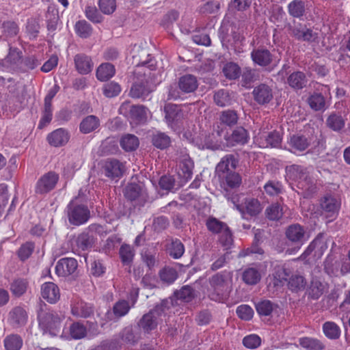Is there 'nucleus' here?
<instances>
[{
    "label": "nucleus",
    "mask_w": 350,
    "mask_h": 350,
    "mask_svg": "<svg viewBox=\"0 0 350 350\" xmlns=\"http://www.w3.org/2000/svg\"><path fill=\"white\" fill-rule=\"evenodd\" d=\"M321 92H314L308 98V103L314 111H324L325 109V96L330 95V88L327 85H322L319 89Z\"/></svg>",
    "instance_id": "f8f14e48"
},
{
    "label": "nucleus",
    "mask_w": 350,
    "mask_h": 350,
    "mask_svg": "<svg viewBox=\"0 0 350 350\" xmlns=\"http://www.w3.org/2000/svg\"><path fill=\"white\" fill-rule=\"evenodd\" d=\"M167 253L174 259H179L185 253V246L178 239H172L167 246Z\"/></svg>",
    "instance_id": "58836bf2"
},
{
    "label": "nucleus",
    "mask_w": 350,
    "mask_h": 350,
    "mask_svg": "<svg viewBox=\"0 0 350 350\" xmlns=\"http://www.w3.org/2000/svg\"><path fill=\"white\" fill-rule=\"evenodd\" d=\"M214 102L219 107H226L232 104V98L228 91L226 90H219L215 92Z\"/></svg>",
    "instance_id": "09e8293b"
},
{
    "label": "nucleus",
    "mask_w": 350,
    "mask_h": 350,
    "mask_svg": "<svg viewBox=\"0 0 350 350\" xmlns=\"http://www.w3.org/2000/svg\"><path fill=\"white\" fill-rule=\"evenodd\" d=\"M322 328L323 334L329 339L336 340L340 336V328L334 322L326 321L323 323Z\"/></svg>",
    "instance_id": "79ce46f5"
},
{
    "label": "nucleus",
    "mask_w": 350,
    "mask_h": 350,
    "mask_svg": "<svg viewBox=\"0 0 350 350\" xmlns=\"http://www.w3.org/2000/svg\"><path fill=\"white\" fill-rule=\"evenodd\" d=\"M320 206L327 217H334L338 213L340 203L334 197L325 196L321 200Z\"/></svg>",
    "instance_id": "393cba45"
},
{
    "label": "nucleus",
    "mask_w": 350,
    "mask_h": 350,
    "mask_svg": "<svg viewBox=\"0 0 350 350\" xmlns=\"http://www.w3.org/2000/svg\"><path fill=\"white\" fill-rule=\"evenodd\" d=\"M177 271L170 267H165L159 272V277L163 282L170 284L177 279Z\"/></svg>",
    "instance_id": "338daca9"
},
{
    "label": "nucleus",
    "mask_w": 350,
    "mask_h": 350,
    "mask_svg": "<svg viewBox=\"0 0 350 350\" xmlns=\"http://www.w3.org/2000/svg\"><path fill=\"white\" fill-rule=\"evenodd\" d=\"M276 307L277 305L268 299L262 300L256 304V310L260 317L270 316Z\"/></svg>",
    "instance_id": "de8ad7c7"
},
{
    "label": "nucleus",
    "mask_w": 350,
    "mask_h": 350,
    "mask_svg": "<svg viewBox=\"0 0 350 350\" xmlns=\"http://www.w3.org/2000/svg\"><path fill=\"white\" fill-rule=\"evenodd\" d=\"M120 85L115 81H110L107 83L103 87V94L107 98L117 96L120 93Z\"/></svg>",
    "instance_id": "e2e57ef3"
},
{
    "label": "nucleus",
    "mask_w": 350,
    "mask_h": 350,
    "mask_svg": "<svg viewBox=\"0 0 350 350\" xmlns=\"http://www.w3.org/2000/svg\"><path fill=\"white\" fill-rule=\"evenodd\" d=\"M282 190L281 183L277 180H269L264 185L265 192L270 196H274L280 194Z\"/></svg>",
    "instance_id": "774afa93"
},
{
    "label": "nucleus",
    "mask_w": 350,
    "mask_h": 350,
    "mask_svg": "<svg viewBox=\"0 0 350 350\" xmlns=\"http://www.w3.org/2000/svg\"><path fill=\"white\" fill-rule=\"evenodd\" d=\"M285 234L288 241L294 245L293 248H288L286 252L289 255L296 254L306 241V231L299 224L290 225L286 228Z\"/></svg>",
    "instance_id": "39448f33"
},
{
    "label": "nucleus",
    "mask_w": 350,
    "mask_h": 350,
    "mask_svg": "<svg viewBox=\"0 0 350 350\" xmlns=\"http://www.w3.org/2000/svg\"><path fill=\"white\" fill-rule=\"evenodd\" d=\"M206 227L209 231L215 234L221 232L224 229H227V224L219 221L215 217H209L206 222Z\"/></svg>",
    "instance_id": "13d9d810"
},
{
    "label": "nucleus",
    "mask_w": 350,
    "mask_h": 350,
    "mask_svg": "<svg viewBox=\"0 0 350 350\" xmlns=\"http://www.w3.org/2000/svg\"><path fill=\"white\" fill-rule=\"evenodd\" d=\"M29 287V281L27 278H16L10 284V291L16 297L23 295Z\"/></svg>",
    "instance_id": "7c9ffc66"
},
{
    "label": "nucleus",
    "mask_w": 350,
    "mask_h": 350,
    "mask_svg": "<svg viewBox=\"0 0 350 350\" xmlns=\"http://www.w3.org/2000/svg\"><path fill=\"white\" fill-rule=\"evenodd\" d=\"M75 31L80 38H87L91 36L92 27L85 20H81L76 23Z\"/></svg>",
    "instance_id": "8fccbe9b"
},
{
    "label": "nucleus",
    "mask_w": 350,
    "mask_h": 350,
    "mask_svg": "<svg viewBox=\"0 0 350 350\" xmlns=\"http://www.w3.org/2000/svg\"><path fill=\"white\" fill-rule=\"evenodd\" d=\"M150 92L151 90L148 88L147 82H135L131 88L129 95L133 98H142L144 100Z\"/></svg>",
    "instance_id": "72a5a7b5"
},
{
    "label": "nucleus",
    "mask_w": 350,
    "mask_h": 350,
    "mask_svg": "<svg viewBox=\"0 0 350 350\" xmlns=\"http://www.w3.org/2000/svg\"><path fill=\"white\" fill-rule=\"evenodd\" d=\"M39 326L44 334L57 336L62 328V319L54 311L42 312L38 314Z\"/></svg>",
    "instance_id": "7ed1b4c3"
},
{
    "label": "nucleus",
    "mask_w": 350,
    "mask_h": 350,
    "mask_svg": "<svg viewBox=\"0 0 350 350\" xmlns=\"http://www.w3.org/2000/svg\"><path fill=\"white\" fill-rule=\"evenodd\" d=\"M288 14L294 18H301L305 14V3L301 0H293L288 5Z\"/></svg>",
    "instance_id": "c03bdc74"
},
{
    "label": "nucleus",
    "mask_w": 350,
    "mask_h": 350,
    "mask_svg": "<svg viewBox=\"0 0 350 350\" xmlns=\"http://www.w3.org/2000/svg\"><path fill=\"white\" fill-rule=\"evenodd\" d=\"M252 94L254 100L261 105L269 103L273 98L272 88L265 83H260L256 86L252 91Z\"/></svg>",
    "instance_id": "4468645a"
},
{
    "label": "nucleus",
    "mask_w": 350,
    "mask_h": 350,
    "mask_svg": "<svg viewBox=\"0 0 350 350\" xmlns=\"http://www.w3.org/2000/svg\"><path fill=\"white\" fill-rule=\"evenodd\" d=\"M151 141L154 147L161 150L167 148L171 144L170 137L166 133L161 131L153 133Z\"/></svg>",
    "instance_id": "4c0bfd02"
},
{
    "label": "nucleus",
    "mask_w": 350,
    "mask_h": 350,
    "mask_svg": "<svg viewBox=\"0 0 350 350\" xmlns=\"http://www.w3.org/2000/svg\"><path fill=\"white\" fill-rule=\"evenodd\" d=\"M323 284L318 280H312L308 291L310 298L314 300L318 299L323 295Z\"/></svg>",
    "instance_id": "052dcab7"
},
{
    "label": "nucleus",
    "mask_w": 350,
    "mask_h": 350,
    "mask_svg": "<svg viewBox=\"0 0 350 350\" xmlns=\"http://www.w3.org/2000/svg\"><path fill=\"white\" fill-rule=\"evenodd\" d=\"M223 72L226 78L229 79H235L239 77L241 75V68L238 64L233 62H229L224 66Z\"/></svg>",
    "instance_id": "680f3d73"
},
{
    "label": "nucleus",
    "mask_w": 350,
    "mask_h": 350,
    "mask_svg": "<svg viewBox=\"0 0 350 350\" xmlns=\"http://www.w3.org/2000/svg\"><path fill=\"white\" fill-rule=\"evenodd\" d=\"M41 295L49 304H55L60 298L59 288L53 282H44L41 286Z\"/></svg>",
    "instance_id": "5701e85b"
},
{
    "label": "nucleus",
    "mask_w": 350,
    "mask_h": 350,
    "mask_svg": "<svg viewBox=\"0 0 350 350\" xmlns=\"http://www.w3.org/2000/svg\"><path fill=\"white\" fill-rule=\"evenodd\" d=\"M40 25L38 21L35 18H30L26 24V32L30 39H36L39 33Z\"/></svg>",
    "instance_id": "0e129e2a"
},
{
    "label": "nucleus",
    "mask_w": 350,
    "mask_h": 350,
    "mask_svg": "<svg viewBox=\"0 0 350 350\" xmlns=\"http://www.w3.org/2000/svg\"><path fill=\"white\" fill-rule=\"evenodd\" d=\"M174 297L184 302H189L195 297V291L193 288L189 286H184L179 291H176L174 293Z\"/></svg>",
    "instance_id": "5fc2aeb1"
},
{
    "label": "nucleus",
    "mask_w": 350,
    "mask_h": 350,
    "mask_svg": "<svg viewBox=\"0 0 350 350\" xmlns=\"http://www.w3.org/2000/svg\"><path fill=\"white\" fill-rule=\"evenodd\" d=\"M10 323L14 327L24 325L27 321L25 310L21 307H16L10 312Z\"/></svg>",
    "instance_id": "e433bc0d"
},
{
    "label": "nucleus",
    "mask_w": 350,
    "mask_h": 350,
    "mask_svg": "<svg viewBox=\"0 0 350 350\" xmlns=\"http://www.w3.org/2000/svg\"><path fill=\"white\" fill-rule=\"evenodd\" d=\"M100 126V120L94 115H90L84 118L80 124L79 131L83 134H88L94 131Z\"/></svg>",
    "instance_id": "2f4dec72"
},
{
    "label": "nucleus",
    "mask_w": 350,
    "mask_h": 350,
    "mask_svg": "<svg viewBox=\"0 0 350 350\" xmlns=\"http://www.w3.org/2000/svg\"><path fill=\"white\" fill-rule=\"evenodd\" d=\"M288 278V287L291 291H298L305 288L306 281L304 276L293 273Z\"/></svg>",
    "instance_id": "49530a36"
},
{
    "label": "nucleus",
    "mask_w": 350,
    "mask_h": 350,
    "mask_svg": "<svg viewBox=\"0 0 350 350\" xmlns=\"http://www.w3.org/2000/svg\"><path fill=\"white\" fill-rule=\"evenodd\" d=\"M210 285L213 291H210L209 297L215 301H221L223 299L224 293L227 289L226 276L220 273L214 275L210 279Z\"/></svg>",
    "instance_id": "6e6552de"
},
{
    "label": "nucleus",
    "mask_w": 350,
    "mask_h": 350,
    "mask_svg": "<svg viewBox=\"0 0 350 350\" xmlns=\"http://www.w3.org/2000/svg\"><path fill=\"white\" fill-rule=\"evenodd\" d=\"M74 62L76 70L81 75H87L93 69L92 58L84 53L77 54L74 57Z\"/></svg>",
    "instance_id": "a878e982"
},
{
    "label": "nucleus",
    "mask_w": 350,
    "mask_h": 350,
    "mask_svg": "<svg viewBox=\"0 0 350 350\" xmlns=\"http://www.w3.org/2000/svg\"><path fill=\"white\" fill-rule=\"evenodd\" d=\"M164 112L165 121L171 127L176 126L183 118V111L177 105H165Z\"/></svg>",
    "instance_id": "6ab92c4d"
},
{
    "label": "nucleus",
    "mask_w": 350,
    "mask_h": 350,
    "mask_svg": "<svg viewBox=\"0 0 350 350\" xmlns=\"http://www.w3.org/2000/svg\"><path fill=\"white\" fill-rule=\"evenodd\" d=\"M291 270L284 265H277L274 266L273 273L270 275V280L274 287L282 286L287 281L291 275Z\"/></svg>",
    "instance_id": "4be33fe9"
},
{
    "label": "nucleus",
    "mask_w": 350,
    "mask_h": 350,
    "mask_svg": "<svg viewBox=\"0 0 350 350\" xmlns=\"http://www.w3.org/2000/svg\"><path fill=\"white\" fill-rule=\"evenodd\" d=\"M265 213L269 220L278 221L284 214L283 207L278 203H274L266 208Z\"/></svg>",
    "instance_id": "864d4df0"
},
{
    "label": "nucleus",
    "mask_w": 350,
    "mask_h": 350,
    "mask_svg": "<svg viewBox=\"0 0 350 350\" xmlns=\"http://www.w3.org/2000/svg\"><path fill=\"white\" fill-rule=\"evenodd\" d=\"M238 114L234 110H225L220 115V121L222 124L228 126H232L238 122Z\"/></svg>",
    "instance_id": "4d7b16f0"
},
{
    "label": "nucleus",
    "mask_w": 350,
    "mask_h": 350,
    "mask_svg": "<svg viewBox=\"0 0 350 350\" xmlns=\"http://www.w3.org/2000/svg\"><path fill=\"white\" fill-rule=\"evenodd\" d=\"M309 145L308 139L303 135H293L287 140L288 150L294 154L305 151Z\"/></svg>",
    "instance_id": "aec40b11"
},
{
    "label": "nucleus",
    "mask_w": 350,
    "mask_h": 350,
    "mask_svg": "<svg viewBox=\"0 0 350 350\" xmlns=\"http://www.w3.org/2000/svg\"><path fill=\"white\" fill-rule=\"evenodd\" d=\"M326 125L334 131H341L345 125V118L339 112L331 113L326 119Z\"/></svg>",
    "instance_id": "473e14b6"
},
{
    "label": "nucleus",
    "mask_w": 350,
    "mask_h": 350,
    "mask_svg": "<svg viewBox=\"0 0 350 350\" xmlns=\"http://www.w3.org/2000/svg\"><path fill=\"white\" fill-rule=\"evenodd\" d=\"M116 69L113 64L103 63L96 70V77L99 81H107L115 75Z\"/></svg>",
    "instance_id": "ea45409f"
},
{
    "label": "nucleus",
    "mask_w": 350,
    "mask_h": 350,
    "mask_svg": "<svg viewBox=\"0 0 350 350\" xmlns=\"http://www.w3.org/2000/svg\"><path fill=\"white\" fill-rule=\"evenodd\" d=\"M245 213L243 215L247 214L250 216H256L258 215L262 211V206L260 202L253 198H245L243 203Z\"/></svg>",
    "instance_id": "c9c22d12"
},
{
    "label": "nucleus",
    "mask_w": 350,
    "mask_h": 350,
    "mask_svg": "<svg viewBox=\"0 0 350 350\" xmlns=\"http://www.w3.org/2000/svg\"><path fill=\"white\" fill-rule=\"evenodd\" d=\"M119 111L124 116H129L137 122L144 121L146 118V108L142 105H131L129 101H124L120 107Z\"/></svg>",
    "instance_id": "9b49d317"
},
{
    "label": "nucleus",
    "mask_w": 350,
    "mask_h": 350,
    "mask_svg": "<svg viewBox=\"0 0 350 350\" xmlns=\"http://www.w3.org/2000/svg\"><path fill=\"white\" fill-rule=\"evenodd\" d=\"M292 35L299 41L313 42L318 39V33L301 24L292 29Z\"/></svg>",
    "instance_id": "412c9836"
},
{
    "label": "nucleus",
    "mask_w": 350,
    "mask_h": 350,
    "mask_svg": "<svg viewBox=\"0 0 350 350\" xmlns=\"http://www.w3.org/2000/svg\"><path fill=\"white\" fill-rule=\"evenodd\" d=\"M286 83L295 90H302L308 83L306 74L301 71H295L289 75Z\"/></svg>",
    "instance_id": "c85d7f7f"
},
{
    "label": "nucleus",
    "mask_w": 350,
    "mask_h": 350,
    "mask_svg": "<svg viewBox=\"0 0 350 350\" xmlns=\"http://www.w3.org/2000/svg\"><path fill=\"white\" fill-rule=\"evenodd\" d=\"M59 180V174L54 171H49L42 174L35 185V193L38 195H46L56 187Z\"/></svg>",
    "instance_id": "0eeeda50"
},
{
    "label": "nucleus",
    "mask_w": 350,
    "mask_h": 350,
    "mask_svg": "<svg viewBox=\"0 0 350 350\" xmlns=\"http://www.w3.org/2000/svg\"><path fill=\"white\" fill-rule=\"evenodd\" d=\"M286 179L296 183L297 187L306 191H312L314 180L308 169L302 165H291L286 167Z\"/></svg>",
    "instance_id": "f257e3e1"
},
{
    "label": "nucleus",
    "mask_w": 350,
    "mask_h": 350,
    "mask_svg": "<svg viewBox=\"0 0 350 350\" xmlns=\"http://www.w3.org/2000/svg\"><path fill=\"white\" fill-rule=\"evenodd\" d=\"M71 312L76 317L88 318L93 314V308L90 304L78 301L72 304Z\"/></svg>",
    "instance_id": "c756f323"
},
{
    "label": "nucleus",
    "mask_w": 350,
    "mask_h": 350,
    "mask_svg": "<svg viewBox=\"0 0 350 350\" xmlns=\"http://www.w3.org/2000/svg\"><path fill=\"white\" fill-rule=\"evenodd\" d=\"M84 13L85 17L93 23H100L104 19L96 7L93 5H86Z\"/></svg>",
    "instance_id": "6e6d98bb"
},
{
    "label": "nucleus",
    "mask_w": 350,
    "mask_h": 350,
    "mask_svg": "<svg viewBox=\"0 0 350 350\" xmlns=\"http://www.w3.org/2000/svg\"><path fill=\"white\" fill-rule=\"evenodd\" d=\"M67 216L70 224L74 226H81L88 221L90 211L85 205L70 202L67 206Z\"/></svg>",
    "instance_id": "423d86ee"
},
{
    "label": "nucleus",
    "mask_w": 350,
    "mask_h": 350,
    "mask_svg": "<svg viewBox=\"0 0 350 350\" xmlns=\"http://www.w3.org/2000/svg\"><path fill=\"white\" fill-rule=\"evenodd\" d=\"M251 58L254 64L261 67H266L273 61V55L267 49L258 47L251 52Z\"/></svg>",
    "instance_id": "a211bd4d"
},
{
    "label": "nucleus",
    "mask_w": 350,
    "mask_h": 350,
    "mask_svg": "<svg viewBox=\"0 0 350 350\" xmlns=\"http://www.w3.org/2000/svg\"><path fill=\"white\" fill-rule=\"evenodd\" d=\"M70 135L67 130L63 128L57 129L50 133L47 141L50 145L59 147L65 145L69 140Z\"/></svg>",
    "instance_id": "bb28decb"
},
{
    "label": "nucleus",
    "mask_w": 350,
    "mask_h": 350,
    "mask_svg": "<svg viewBox=\"0 0 350 350\" xmlns=\"http://www.w3.org/2000/svg\"><path fill=\"white\" fill-rule=\"evenodd\" d=\"M237 163V160L232 154H227L222 157L215 168L218 177H224L225 174L235 172Z\"/></svg>",
    "instance_id": "2eb2a0df"
},
{
    "label": "nucleus",
    "mask_w": 350,
    "mask_h": 350,
    "mask_svg": "<svg viewBox=\"0 0 350 350\" xmlns=\"http://www.w3.org/2000/svg\"><path fill=\"white\" fill-rule=\"evenodd\" d=\"M168 302L163 301L151 310L148 313L145 314L141 319L139 326L144 332L149 333L154 329L159 322L163 321V317H165L168 314Z\"/></svg>",
    "instance_id": "f03ea898"
},
{
    "label": "nucleus",
    "mask_w": 350,
    "mask_h": 350,
    "mask_svg": "<svg viewBox=\"0 0 350 350\" xmlns=\"http://www.w3.org/2000/svg\"><path fill=\"white\" fill-rule=\"evenodd\" d=\"M124 195L129 200L137 201L139 206H143L147 199V193L137 183L128 184L124 189Z\"/></svg>",
    "instance_id": "ddd939ff"
},
{
    "label": "nucleus",
    "mask_w": 350,
    "mask_h": 350,
    "mask_svg": "<svg viewBox=\"0 0 350 350\" xmlns=\"http://www.w3.org/2000/svg\"><path fill=\"white\" fill-rule=\"evenodd\" d=\"M250 139L248 131L243 126L237 127L226 137L228 146H236L246 144Z\"/></svg>",
    "instance_id": "dca6fc26"
},
{
    "label": "nucleus",
    "mask_w": 350,
    "mask_h": 350,
    "mask_svg": "<svg viewBox=\"0 0 350 350\" xmlns=\"http://www.w3.org/2000/svg\"><path fill=\"white\" fill-rule=\"evenodd\" d=\"M139 145V141L137 136L132 134L124 135L120 140V146L126 152L136 150Z\"/></svg>",
    "instance_id": "37998d69"
},
{
    "label": "nucleus",
    "mask_w": 350,
    "mask_h": 350,
    "mask_svg": "<svg viewBox=\"0 0 350 350\" xmlns=\"http://www.w3.org/2000/svg\"><path fill=\"white\" fill-rule=\"evenodd\" d=\"M261 273L256 267L246 268L242 273L243 281L248 285H255L258 284L261 279Z\"/></svg>",
    "instance_id": "f704fd0d"
},
{
    "label": "nucleus",
    "mask_w": 350,
    "mask_h": 350,
    "mask_svg": "<svg viewBox=\"0 0 350 350\" xmlns=\"http://www.w3.org/2000/svg\"><path fill=\"white\" fill-rule=\"evenodd\" d=\"M94 242V239L89 232H83L75 240L73 245L74 252L80 254L81 252L88 250L92 247Z\"/></svg>",
    "instance_id": "b1692460"
},
{
    "label": "nucleus",
    "mask_w": 350,
    "mask_h": 350,
    "mask_svg": "<svg viewBox=\"0 0 350 350\" xmlns=\"http://www.w3.org/2000/svg\"><path fill=\"white\" fill-rule=\"evenodd\" d=\"M41 58L34 54L28 55L21 60V66L20 70L25 72L32 70L41 64Z\"/></svg>",
    "instance_id": "a19ab883"
},
{
    "label": "nucleus",
    "mask_w": 350,
    "mask_h": 350,
    "mask_svg": "<svg viewBox=\"0 0 350 350\" xmlns=\"http://www.w3.org/2000/svg\"><path fill=\"white\" fill-rule=\"evenodd\" d=\"M124 171V165L116 159H107L101 163V174L113 180L122 176Z\"/></svg>",
    "instance_id": "1a4fd4ad"
},
{
    "label": "nucleus",
    "mask_w": 350,
    "mask_h": 350,
    "mask_svg": "<svg viewBox=\"0 0 350 350\" xmlns=\"http://www.w3.org/2000/svg\"><path fill=\"white\" fill-rule=\"evenodd\" d=\"M254 142L260 148H278L282 143V136L278 131L260 132L254 137Z\"/></svg>",
    "instance_id": "9d476101"
},
{
    "label": "nucleus",
    "mask_w": 350,
    "mask_h": 350,
    "mask_svg": "<svg viewBox=\"0 0 350 350\" xmlns=\"http://www.w3.org/2000/svg\"><path fill=\"white\" fill-rule=\"evenodd\" d=\"M224 186L234 189L237 188L241 184V178L237 172L224 175V177H219Z\"/></svg>",
    "instance_id": "3c124183"
},
{
    "label": "nucleus",
    "mask_w": 350,
    "mask_h": 350,
    "mask_svg": "<svg viewBox=\"0 0 350 350\" xmlns=\"http://www.w3.org/2000/svg\"><path fill=\"white\" fill-rule=\"evenodd\" d=\"M70 334L72 338L77 340L86 336V327L81 323H73L70 327Z\"/></svg>",
    "instance_id": "69168bd1"
},
{
    "label": "nucleus",
    "mask_w": 350,
    "mask_h": 350,
    "mask_svg": "<svg viewBox=\"0 0 350 350\" xmlns=\"http://www.w3.org/2000/svg\"><path fill=\"white\" fill-rule=\"evenodd\" d=\"M5 350H20L23 347V341L18 334H10L3 340Z\"/></svg>",
    "instance_id": "a18cd8bd"
},
{
    "label": "nucleus",
    "mask_w": 350,
    "mask_h": 350,
    "mask_svg": "<svg viewBox=\"0 0 350 350\" xmlns=\"http://www.w3.org/2000/svg\"><path fill=\"white\" fill-rule=\"evenodd\" d=\"M22 59L21 51L10 47L8 55L3 60V64L12 70L20 69Z\"/></svg>",
    "instance_id": "cd10ccee"
},
{
    "label": "nucleus",
    "mask_w": 350,
    "mask_h": 350,
    "mask_svg": "<svg viewBox=\"0 0 350 350\" xmlns=\"http://www.w3.org/2000/svg\"><path fill=\"white\" fill-rule=\"evenodd\" d=\"M77 266V261L75 258H62L56 264L55 273L58 276H68L76 271Z\"/></svg>",
    "instance_id": "f3484780"
},
{
    "label": "nucleus",
    "mask_w": 350,
    "mask_h": 350,
    "mask_svg": "<svg viewBox=\"0 0 350 350\" xmlns=\"http://www.w3.org/2000/svg\"><path fill=\"white\" fill-rule=\"evenodd\" d=\"M299 345L308 350H322L324 345L318 339L304 337L299 338Z\"/></svg>",
    "instance_id": "603ef678"
},
{
    "label": "nucleus",
    "mask_w": 350,
    "mask_h": 350,
    "mask_svg": "<svg viewBox=\"0 0 350 350\" xmlns=\"http://www.w3.org/2000/svg\"><path fill=\"white\" fill-rule=\"evenodd\" d=\"M119 254L124 265H129L132 262L135 256V252L133 247L127 244L122 245L120 248Z\"/></svg>",
    "instance_id": "bf43d9fd"
},
{
    "label": "nucleus",
    "mask_w": 350,
    "mask_h": 350,
    "mask_svg": "<svg viewBox=\"0 0 350 350\" xmlns=\"http://www.w3.org/2000/svg\"><path fill=\"white\" fill-rule=\"evenodd\" d=\"M199 83L196 76L186 74L178 79V87L180 91L170 88L168 92V99H182L181 93L190 94L194 92L198 88Z\"/></svg>",
    "instance_id": "20e7f679"
}]
</instances>
